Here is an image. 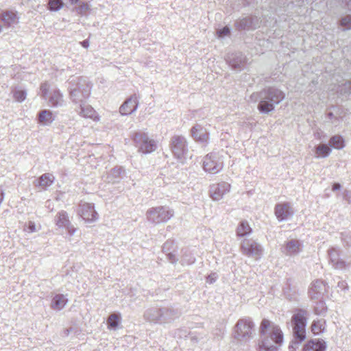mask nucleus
<instances>
[{
	"label": "nucleus",
	"instance_id": "47",
	"mask_svg": "<svg viewBox=\"0 0 351 351\" xmlns=\"http://www.w3.org/2000/svg\"><path fill=\"white\" fill-rule=\"evenodd\" d=\"M343 199L348 204H351V191L344 190L343 192Z\"/></svg>",
	"mask_w": 351,
	"mask_h": 351
},
{
	"label": "nucleus",
	"instance_id": "25",
	"mask_svg": "<svg viewBox=\"0 0 351 351\" xmlns=\"http://www.w3.org/2000/svg\"><path fill=\"white\" fill-rule=\"evenodd\" d=\"M0 19L6 27H12L18 24L19 18L16 12L12 10L3 11L0 14Z\"/></svg>",
	"mask_w": 351,
	"mask_h": 351
},
{
	"label": "nucleus",
	"instance_id": "13",
	"mask_svg": "<svg viewBox=\"0 0 351 351\" xmlns=\"http://www.w3.org/2000/svg\"><path fill=\"white\" fill-rule=\"evenodd\" d=\"M261 21L256 16H248L235 21L234 25L237 30H253L259 27Z\"/></svg>",
	"mask_w": 351,
	"mask_h": 351
},
{
	"label": "nucleus",
	"instance_id": "56",
	"mask_svg": "<svg viewBox=\"0 0 351 351\" xmlns=\"http://www.w3.org/2000/svg\"><path fill=\"white\" fill-rule=\"evenodd\" d=\"M92 86H93V84H86L87 88H91Z\"/></svg>",
	"mask_w": 351,
	"mask_h": 351
},
{
	"label": "nucleus",
	"instance_id": "7",
	"mask_svg": "<svg viewBox=\"0 0 351 351\" xmlns=\"http://www.w3.org/2000/svg\"><path fill=\"white\" fill-rule=\"evenodd\" d=\"M132 140L138 151L147 154L154 152L157 145L154 140L150 138L148 134L142 131L134 132L131 135Z\"/></svg>",
	"mask_w": 351,
	"mask_h": 351
},
{
	"label": "nucleus",
	"instance_id": "46",
	"mask_svg": "<svg viewBox=\"0 0 351 351\" xmlns=\"http://www.w3.org/2000/svg\"><path fill=\"white\" fill-rule=\"evenodd\" d=\"M218 278L217 273H211L206 278V282L209 284L214 283Z\"/></svg>",
	"mask_w": 351,
	"mask_h": 351
},
{
	"label": "nucleus",
	"instance_id": "27",
	"mask_svg": "<svg viewBox=\"0 0 351 351\" xmlns=\"http://www.w3.org/2000/svg\"><path fill=\"white\" fill-rule=\"evenodd\" d=\"M292 282L293 280L291 278H287L285 287L282 289L285 298L290 302L297 301V292L292 286Z\"/></svg>",
	"mask_w": 351,
	"mask_h": 351
},
{
	"label": "nucleus",
	"instance_id": "23",
	"mask_svg": "<svg viewBox=\"0 0 351 351\" xmlns=\"http://www.w3.org/2000/svg\"><path fill=\"white\" fill-rule=\"evenodd\" d=\"M162 252L165 254L167 258L171 263H177L178 261L177 257L178 250L173 241H167L162 245Z\"/></svg>",
	"mask_w": 351,
	"mask_h": 351
},
{
	"label": "nucleus",
	"instance_id": "4",
	"mask_svg": "<svg viewBox=\"0 0 351 351\" xmlns=\"http://www.w3.org/2000/svg\"><path fill=\"white\" fill-rule=\"evenodd\" d=\"M285 96L281 89H262L259 93H252L250 99L254 102L259 101L258 110L261 114H268L283 100Z\"/></svg>",
	"mask_w": 351,
	"mask_h": 351
},
{
	"label": "nucleus",
	"instance_id": "50",
	"mask_svg": "<svg viewBox=\"0 0 351 351\" xmlns=\"http://www.w3.org/2000/svg\"><path fill=\"white\" fill-rule=\"evenodd\" d=\"M341 188V185L339 182H334L332 185V191H336L340 190Z\"/></svg>",
	"mask_w": 351,
	"mask_h": 351
},
{
	"label": "nucleus",
	"instance_id": "14",
	"mask_svg": "<svg viewBox=\"0 0 351 351\" xmlns=\"http://www.w3.org/2000/svg\"><path fill=\"white\" fill-rule=\"evenodd\" d=\"M41 97L48 102L51 107L62 106L63 103L62 95L59 89H41Z\"/></svg>",
	"mask_w": 351,
	"mask_h": 351
},
{
	"label": "nucleus",
	"instance_id": "53",
	"mask_svg": "<svg viewBox=\"0 0 351 351\" xmlns=\"http://www.w3.org/2000/svg\"><path fill=\"white\" fill-rule=\"evenodd\" d=\"M327 117H328V119H332L335 118V115H334L333 112H329L327 114Z\"/></svg>",
	"mask_w": 351,
	"mask_h": 351
},
{
	"label": "nucleus",
	"instance_id": "20",
	"mask_svg": "<svg viewBox=\"0 0 351 351\" xmlns=\"http://www.w3.org/2000/svg\"><path fill=\"white\" fill-rule=\"evenodd\" d=\"M226 61L232 69L241 70L245 65L246 57L241 52H235L228 54Z\"/></svg>",
	"mask_w": 351,
	"mask_h": 351
},
{
	"label": "nucleus",
	"instance_id": "34",
	"mask_svg": "<svg viewBox=\"0 0 351 351\" xmlns=\"http://www.w3.org/2000/svg\"><path fill=\"white\" fill-rule=\"evenodd\" d=\"M121 323V315L119 313L110 314L107 319L108 328L112 330L118 329Z\"/></svg>",
	"mask_w": 351,
	"mask_h": 351
},
{
	"label": "nucleus",
	"instance_id": "22",
	"mask_svg": "<svg viewBox=\"0 0 351 351\" xmlns=\"http://www.w3.org/2000/svg\"><path fill=\"white\" fill-rule=\"evenodd\" d=\"M69 95L72 101L80 106L86 102L90 95V89H71Z\"/></svg>",
	"mask_w": 351,
	"mask_h": 351
},
{
	"label": "nucleus",
	"instance_id": "1",
	"mask_svg": "<svg viewBox=\"0 0 351 351\" xmlns=\"http://www.w3.org/2000/svg\"><path fill=\"white\" fill-rule=\"evenodd\" d=\"M259 335L258 351H278L284 341V335L280 326L265 318L261 322Z\"/></svg>",
	"mask_w": 351,
	"mask_h": 351
},
{
	"label": "nucleus",
	"instance_id": "58",
	"mask_svg": "<svg viewBox=\"0 0 351 351\" xmlns=\"http://www.w3.org/2000/svg\"><path fill=\"white\" fill-rule=\"evenodd\" d=\"M345 93H347V92H346V91H345ZM348 93L351 94V92H350V91H349V92H348Z\"/></svg>",
	"mask_w": 351,
	"mask_h": 351
},
{
	"label": "nucleus",
	"instance_id": "54",
	"mask_svg": "<svg viewBox=\"0 0 351 351\" xmlns=\"http://www.w3.org/2000/svg\"><path fill=\"white\" fill-rule=\"evenodd\" d=\"M70 1V3L72 4V5H75V4H77V3H80V0H69Z\"/></svg>",
	"mask_w": 351,
	"mask_h": 351
},
{
	"label": "nucleus",
	"instance_id": "10",
	"mask_svg": "<svg viewBox=\"0 0 351 351\" xmlns=\"http://www.w3.org/2000/svg\"><path fill=\"white\" fill-rule=\"evenodd\" d=\"M240 250L248 257L258 258L263 255V247L254 239H243L240 244Z\"/></svg>",
	"mask_w": 351,
	"mask_h": 351
},
{
	"label": "nucleus",
	"instance_id": "30",
	"mask_svg": "<svg viewBox=\"0 0 351 351\" xmlns=\"http://www.w3.org/2000/svg\"><path fill=\"white\" fill-rule=\"evenodd\" d=\"M37 120L39 124L48 125L53 121L54 117L51 110L44 109L38 112Z\"/></svg>",
	"mask_w": 351,
	"mask_h": 351
},
{
	"label": "nucleus",
	"instance_id": "52",
	"mask_svg": "<svg viewBox=\"0 0 351 351\" xmlns=\"http://www.w3.org/2000/svg\"><path fill=\"white\" fill-rule=\"evenodd\" d=\"M72 328H66L64 330V334L65 336H68L70 333V332L71 331Z\"/></svg>",
	"mask_w": 351,
	"mask_h": 351
},
{
	"label": "nucleus",
	"instance_id": "31",
	"mask_svg": "<svg viewBox=\"0 0 351 351\" xmlns=\"http://www.w3.org/2000/svg\"><path fill=\"white\" fill-rule=\"evenodd\" d=\"M252 228L246 220H241L236 229V235L237 237H244L251 234Z\"/></svg>",
	"mask_w": 351,
	"mask_h": 351
},
{
	"label": "nucleus",
	"instance_id": "48",
	"mask_svg": "<svg viewBox=\"0 0 351 351\" xmlns=\"http://www.w3.org/2000/svg\"><path fill=\"white\" fill-rule=\"evenodd\" d=\"M343 8L351 10V0H337Z\"/></svg>",
	"mask_w": 351,
	"mask_h": 351
},
{
	"label": "nucleus",
	"instance_id": "32",
	"mask_svg": "<svg viewBox=\"0 0 351 351\" xmlns=\"http://www.w3.org/2000/svg\"><path fill=\"white\" fill-rule=\"evenodd\" d=\"M68 302L63 294H56L51 300V307L57 311L62 309Z\"/></svg>",
	"mask_w": 351,
	"mask_h": 351
},
{
	"label": "nucleus",
	"instance_id": "5",
	"mask_svg": "<svg viewBox=\"0 0 351 351\" xmlns=\"http://www.w3.org/2000/svg\"><path fill=\"white\" fill-rule=\"evenodd\" d=\"M254 324L250 317L239 319L234 326L233 338L245 343L253 337Z\"/></svg>",
	"mask_w": 351,
	"mask_h": 351
},
{
	"label": "nucleus",
	"instance_id": "60",
	"mask_svg": "<svg viewBox=\"0 0 351 351\" xmlns=\"http://www.w3.org/2000/svg\"><path fill=\"white\" fill-rule=\"evenodd\" d=\"M348 88H351V82H350V84L349 85Z\"/></svg>",
	"mask_w": 351,
	"mask_h": 351
},
{
	"label": "nucleus",
	"instance_id": "43",
	"mask_svg": "<svg viewBox=\"0 0 351 351\" xmlns=\"http://www.w3.org/2000/svg\"><path fill=\"white\" fill-rule=\"evenodd\" d=\"M195 262V258L193 256L188 255L186 253L183 254V256L181 260V263L182 265H191Z\"/></svg>",
	"mask_w": 351,
	"mask_h": 351
},
{
	"label": "nucleus",
	"instance_id": "17",
	"mask_svg": "<svg viewBox=\"0 0 351 351\" xmlns=\"http://www.w3.org/2000/svg\"><path fill=\"white\" fill-rule=\"evenodd\" d=\"M326 292V283L324 280L317 279L313 281L308 290V295L313 300L322 299Z\"/></svg>",
	"mask_w": 351,
	"mask_h": 351
},
{
	"label": "nucleus",
	"instance_id": "37",
	"mask_svg": "<svg viewBox=\"0 0 351 351\" xmlns=\"http://www.w3.org/2000/svg\"><path fill=\"white\" fill-rule=\"evenodd\" d=\"M64 5L62 0H49L47 9L51 12H58Z\"/></svg>",
	"mask_w": 351,
	"mask_h": 351
},
{
	"label": "nucleus",
	"instance_id": "2",
	"mask_svg": "<svg viewBox=\"0 0 351 351\" xmlns=\"http://www.w3.org/2000/svg\"><path fill=\"white\" fill-rule=\"evenodd\" d=\"M181 314V311L173 306L156 305L147 308L143 313V318L151 324H168L178 319Z\"/></svg>",
	"mask_w": 351,
	"mask_h": 351
},
{
	"label": "nucleus",
	"instance_id": "21",
	"mask_svg": "<svg viewBox=\"0 0 351 351\" xmlns=\"http://www.w3.org/2000/svg\"><path fill=\"white\" fill-rule=\"evenodd\" d=\"M230 185L225 182L213 185L210 189V195L213 200L217 201L221 199L223 196L229 192Z\"/></svg>",
	"mask_w": 351,
	"mask_h": 351
},
{
	"label": "nucleus",
	"instance_id": "16",
	"mask_svg": "<svg viewBox=\"0 0 351 351\" xmlns=\"http://www.w3.org/2000/svg\"><path fill=\"white\" fill-rule=\"evenodd\" d=\"M302 241L298 239H291L285 243L282 247V252L286 256H295L302 251Z\"/></svg>",
	"mask_w": 351,
	"mask_h": 351
},
{
	"label": "nucleus",
	"instance_id": "6",
	"mask_svg": "<svg viewBox=\"0 0 351 351\" xmlns=\"http://www.w3.org/2000/svg\"><path fill=\"white\" fill-rule=\"evenodd\" d=\"M173 210L166 206L152 207L146 212L147 221L154 224L165 223L173 217Z\"/></svg>",
	"mask_w": 351,
	"mask_h": 351
},
{
	"label": "nucleus",
	"instance_id": "8",
	"mask_svg": "<svg viewBox=\"0 0 351 351\" xmlns=\"http://www.w3.org/2000/svg\"><path fill=\"white\" fill-rule=\"evenodd\" d=\"M202 166L206 172L216 174L223 169V157L217 152L209 153L204 156Z\"/></svg>",
	"mask_w": 351,
	"mask_h": 351
},
{
	"label": "nucleus",
	"instance_id": "11",
	"mask_svg": "<svg viewBox=\"0 0 351 351\" xmlns=\"http://www.w3.org/2000/svg\"><path fill=\"white\" fill-rule=\"evenodd\" d=\"M77 214L85 222L92 223L98 219V214L95 210V206L90 203H84L79 205Z\"/></svg>",
	"mask_w": 351,
	"mask_h": 351
},
{
	"label": "nucleus",
	"instance_id": "57",
	"mask_svg": "<svg viewBox=\"0 0 351 351\" xmlns=\"http://www.w3.org/2000/svg\"><path fill=\"white\" fill-rule=\"evenodd\" d=\"M2 28H3V27H2V25L0 24V33H1V31H2Z\"/></svg>",
	"mask_w": 351,
	"mask_h": 351
},
{
	"label": "nucleus",
	"instance_id": "3",
	"mask_svg": "<svg viewBox=\"0 0 351 351\" xmlns=\"http://www.w3.org/2000/svg\"><path fill=\"white\" fill-rule=\"evenodd\" d=\"M308 317V312L304 308H295L293 310L291 323L293 339L289 346V351H295L306 339Z\"/></svg>",
	"mask_w": 351,
	"mask_h": 351
},
{
	"label": "nucleus",
	"instance_id": "35",
	"mask_svg": "<svg viewBox=\"0 0 351 351\" xmlns=\"http://www.w3.org/2000/svg\"><path fill=\"white\" fill-rule=\"evenodd\" d=\"M331 149H341L345 147V141L341 135H334L330 137V142Z\"/></svg>",
	"mask_w": 351,
	"mask_h": 351
},
{
	"label": "nucleus",
	"instance_id": "61",
	"mask_svg": "<svg viewBox=\"0 0 351 351\" xmlns=\"http://www.w3.org/2000/svg\"><path fill=\"white\" fill-rule=\"evenodd\" d=\"M266 88H271V86H267Z\"/></svg>",
	"mask_w": 351,
	"mask_h": 351
},
{
	"label": "nucleus",
	"instance_id": "51",
	"mask_svg": "<svg viewBox=\"0 0 351 351\" xmlns=\"http://www.w3.org/2000/svg\"><path fill=\"white\" fill-rule=\"evenodd\" d=\"M81 45L84 48H88L89 46V41L88 40H84L81 42Z\"/></svg>",
	"mask_w": 351,
	"mask_h": 351
},
{
	"label": "nucleus",
	"instance_id": "42",
	"mask_svg": "<svg viewBox=\"0 0 351 351\" xmlns=\"http://www.w3.org/2000/svg\"><path fill=\"white\" fill-rule=\"evenodd\" d=\"M311 331L315 335L319 334L322 331V324H320L319 321L314 320L311 324Z\"/></svg>",
	"mask_w": 351,
	"mask_h": 351
},
{
	"label": "nucleus",
	"instance_id": "29",
	"mask_svg": "<svg viewBox=\"0 0 351 351\" xmlns=\"http://www.w3.org/2000/svg\"><path fill=\"white\" fill-rule=\"evenodd\" d=\"M55 180V177L53 174L45 173L38 177L35 181V186L41 187L43 189H46L50 186Z\"/></svg>",
	"mask_w": 351,
	"mask_h": 351
},
{
	"label": "nucleus",
	"instance_id": "9",
	"mask_svg": "<svg viewBox=\"0 0 351 351\" xmlns=\"http://www.w3.org/2000/svg\"><path fill=\"white\" fill-rule=\"evenodd\" d=\"M173 156L178 160H184L188 153V144L183 136L174 135L171 137L169 144Z\"/></svg>",
	"mask_w": 351,
	"mask_h": 351
},
{
	"label": "nucleus",
	"instance_id": "24",
	"mask_svg": "<svg viewBox=\"0 0 351 351\" xmlns=\"http://www.w3.org/2000/svg\"><path fill=\"white\" fill-rule=\"evenodd\" d=\"M326 342L322 339H312L307 341L302 346V351H326Z\"/></svg>",
	"mask_w": 351,
	"mask_h": 351
},
{
	"label": "nucleus",
	"instance_id": "26",
	"mask_svg": "<svg viewBox=\"0 0 351 351\" xmlns=\"http://www.w3.org/2000/svg\"><path fill=\"white\" fill-rule=\"evenodd\" d=\"M125 169L120 166H116L108 172L106 181L108 183H119L125 175Z\"/></svg>",
	"mask_w": 351,
	"mask_h": 351
},
{
	"label": "nucleus",
	"instance_id": "18",
	"mask_svg": "<svg viewBox=\"0 0 351 351\" xmlns=\"http://www.w3.org/2000/svg\"><path fill=\"white\" fill-rule=\"evenodd\" d=\"M191 136L198 143L207 144L209 140V132L199 124L194 125L191 129Z\"/></svg>",
	"mask_w": 351,
	"mask_h": 351
},
{
	"label": "nucleus",
	"instance_id": "36",
	"mask_svg": "<svg viewBox=\"0 0 351 351\" xmlns=\"http://www.w3.org/2000/svg\"><path fill=\"white\" fill-rule=\"evenodd\" d=\"M80 114L84 117L92 118L95 114L93 108L91 106L86 104V102L82 103V104L80 106Z\"/></svg>",
	"mask_w": 351,
	"mask_h": 351
},
{
	"label": "nucleus",
	"instance_id": "49",
	"mask_svg": "<svg viewBox=\"0 0 351 351\" xmlns=\"http://www.w3.org/2000/svg\"><path fill=\"white\" fill-rule=\"evenodd\" d=\"M337 287L343 291H346L348 289V283L345 280H340L337 283Z\"/></svg>",
	"mask_w": 351,
	"mask_h": 351
},
{
	"label": "nucleus",
	"instance_id": "59",
	"mask_svg": "<svg viewBox=\"0 0 351 351\" xmlns=\"http://www.w3.org/2000/svg\"><path fill=\"white\" fill-rule=\"evenodd\" d=\"M347 245H350V243L348 241V242H347Z\"/></svg>",
	"mask_w": 351,
	"mask_h": 351
},
{
	"label": "nucleus",
	"instance_id": "15",
	"mask_svg": "<svg viewBox=\"0 0 351 351\" xmlns=\"http://www.w3.org/2000/svg\"><path fill=\"white\" fill-rule=\"evenodd\" d=\"M55 223L59 228H64L69 236H73L76 232L77 229L71 224L65 210H61L56 214Z\"/></svg>",
	"mask_w": 351,
	"mask_h": 351
},
{
	"label": "nucleus",
	"instance_id": "12",
	"mask_svg": "<svg viewBox=\"0 0 351 351\" xmlns=\"http://www.w3.org/2000/svg\"><path fill=\"white\" fill-rule=\"evenodd\" d=\"M294 209L290 202L278 203L274 207V214L279 221L289 219L294 215Z\"/></svg>",
	"mask_w": 351,
	"mask_h": 351
},
{
	"label": "nucleus",
	"instance_id": "41",
	"mask_svg": "<svg viewBox=\"0 0 351 351\" xmlns=\"http://www.w3.org/2000/svg\"><path fill=\"white\" fill-rule=\"evenodd\" d=\"M339 25L343 27V31L351 29V15L347 14L339 21Z\"/></svg>",
	"mask_w": 351,
	"mask_h": 351
},
{
	"label": "nucleus",
	"instance_id": "38",
	"mask_svg": "<svg viewBox=\"0 0 351 351\" xmlns=\"http://www.w3.org/2000/svg\"><path fill=\"white\" fill-rule=\"evenodd\" d=\"M327 306L326 302L319 299L318 302H316V304L314 307V313L317 315L324 316L327 312Z\"/></svg>",
	"mask_w": 351,
	"mask_h": 351
},
{
	"label": "nucleus",
	"instance_id": "28",
	"mask_svg": "<svg viewBox=\"0 0 351 351\" xmlns=\"http://www.w3.org/2000/svg\"><path fill=\"white\" fill-rule=\"evenodd\" d=\"M138 107L136 98H130L127 99L120 107V113L123 115L130 114L134 112Z\"/></svg>",
	"mask_w": 351,
	"mask_h": 351
},
{
	"label": "nucleus",
	"instance_id": "19",
	"mask_svg": "<svg viewBox=\"0 0 351 351\" xmlns=\"http://www.w3.org/2000/svg\"><path fill=\"white\" fill-rule=\"evenodd\" d=\"M341 250L335 247H332L328 250L329 262L332 267L337 269H343L346 267V262L340 258Z\"/></svg>",
	"mask_w": 351,
	"mask_h": 351
},
{
	"label": "nucleus",
	"instance_id": "33",
	"mask_svg": "<svg viewBox=\"0 0 351 351\" xmlns=\"http://www.w3.org/2000/svg\"><path fill=\"white\" fill-rule=\"evenodd\" d=\"M314 151L317 158H326L332 152L330 144H320L315 146Z\"/></svg>",
	"mask_w": 351,
	"mask_h": 351
},
{
	"label": "nucleus",
	"instance_id": "40",
	"mask_svg": "<svg viewBox=\"0 0 351 351\" xmlns=\"http://www.w3.org/2000/svg\"><path fill=\"white\" fill-rule=\"evenodd\" d=\"M90 10V6L88 3L80 1L78 6L75 7L73 10L77 12L78 15L84 16Z\"/></svg>",
	"mask_w": 351,
	"mask_h": 351
},
{
	"label": "nucleus",
	"instance_id": "55",
	"mask_svg": "<svg viewBox=\"0 0 351 351\" xmlns=\"http://www.w3.org/2000/svg\"><path fill=\"white\" fill-rule=\"evenodd\" d=\"M83 87H84V84H82L80 82H79L78 85L76 88H83Z\"/></svg>",
	"mask_w": 351,
	"mask_h": 351
},
{
	"label": "nucleus",
	"instance_id": "44",
	"mask_svg": "<svg viewBox=\"0 0 351 351\" xmlns=\"http://www.w3.org/2000/svg\"><path fill=\"white\" fill-rule=\"evenodd\" d=\"M217 34L219 37L223 38L224 36L230 34V29L228 26H225L223 28L218 29Z\"/></svg>",
	"mask_w": 351,
	"mask_h": 351
},
{
	"label": "nucleus",
	"instance_id": "45",
	"mask_svg": "<svg viewBox=\"0 0 351 351\" xmlns=\"http://www.w3.org/2000/svg\"><path fill=\"white\" fill-rule=\"evenodd\" d=\"M24 229H25V230L27 231L28 232H30V233L34 232L36 231V224L34 221H29Z\"/></svg>",
	"mask_w": 351,
	"mask_h": 351
},
{
	"label": "nucleus",
	"instance_id": "39",
	"mask_svg": "<svg viewBox=\"0 0 351 351\" xmlns=\"http://www.w3.org/2000/svg\"><path fill=\"white\" fill-rule=\"evenodd\" d=\"M14 99L18 102L23 101L27 96L25 89H12L11 93Z\"/></svg>",
	"mask_w": 351,
	"mask_h": 351
}]
</instances>
